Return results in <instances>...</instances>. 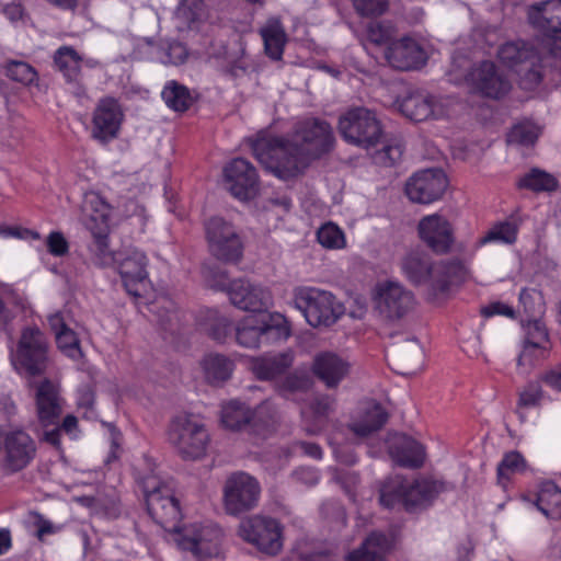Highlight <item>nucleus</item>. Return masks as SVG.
<instances>
[{"instance_id": "58836bf2", "label": "nucleus", "mask_w": 561, "mask_h": 561, "mask_svg": "<svg viewBox=\"0 0 561 561\" xmlns=\"http://www.w3.org/2000/svg\"><path fill=\"white\" fill-rule=\"evenodd\" d=\"M517 76L518 87L524 91H535L542 83L545 78V66L540 53L536 59L526 61L514 71Z\"/></svg>"}, {"instance_id": "37998d69", "label": "nucleus", "mask_w": 561, "mask_h": 561, "mask_svg": "<svg viewBox=\"0 0 561 561\" xmlns=\"http://www.w3.org/2000/svg\"><path fill=\"white\" fill-rule=\"evenodd\" d=\"M407 480L390 478L383 481L379 489V503L386 508L402 505L405 510Z\"/></svg>"}, {"instance_id": "cd10ccee", "label": "nucleus", "mask_w": 561, "mask_h": 561, "mask_svg": "<svg viewBox=\"0 0 561 561\" xmlns=\"http://www.w3.org/2000/svg\"><path fill=\"white\" fill-rule=\"evenodd\" d=\"M389 454L393 461L403 468H421L425 460L424 447L405 434H397L392 437Z\"/></svg>"}, {"instance_id": "7c9ffc66", "label": "nucleus", "mask_w": 561, "mask_h": 561, "mask_svg": "<svg viewBox=\"0 0 561 561\" xmlns=\"http://www.w3.org/2000/svg\"><path fill=\"white\" fill-rule=\"evenodd\" d=\"M260 35L264 43V51L272 60H280L287 43V34L278 18H271L260 28Z\"/></svg>"}, {"instance_id": "f704fd0d", "label": "nucleus", "mask_w": 561, "mask_h": 561, "mask_svg": "<svg viewBox=\"0 0 561 561\" xmlns=\"http://www.w3.org/2000/svg\"><path fill=\"white\" fill-rule=\"evenodd\" d=\"M205 380L211 386H220L232 376L234 363L226 355L210 353L201 362Z\"/></svg>"}, {"instance_id": "7ed1b4c3", "label": "nucleus", "mask_w": 561, "mask_h": 561, "mask_svg": "<svg viewBox=\"0 0 561 561\" xmlns=\"http://www.w3.org/2000/svg\"><path fill=\"white\" fill-rule=\"evenodd\" d=\"M400 266L412 285H427L434 295L448 291L453 283L465 282L470 272L466 260L454 257L434 261L422 249H413L405 253Z\"/></svg>"}, {"instance_id": "4c0bfd02", "label": "nucleus", "mask_w": 561, "mask_h": 561, "mask_svg": "<svg viewBox=\"0 0 561 561\" xmlns=\"http://www.w3.org/2000/svg\"><path fill=\"white\" fill-rule=\"evenodd\" d=\"M312 385L313 381L307 373L295 370L279 379L275 389L282 398L296 401V397L308 392Z\"/></svg>"}, {"instance_id": "a211bd4d", "label": "nucleus", "mask_w": 561, "mask_h": 561, "mask_svg": "<svg viewBox=\"0 0 561 561\" xmlns=\"http://www.w3.org/2000/svg\"><path fill=\"white\" fill-rule=\"evenodd\" d=\"M3 468L15 473L25 469L36 457V443L24 430L16 428L3 434Z\"/></svg>"}, {"instance_id": "864d4df0", "label": "nucleus", "mask_w": 561, "mask_h": 561, "mask_svg": "<svg viewBox=\"0 0 561 561\" xmlns=\"http://www.w3.org/2000/svg\"><path fill=\"white\" fill-rule=\"evenodd\" d=\"M55 337L58 348L66 356L73 359L82 356L80 340L73 330L68 328L65 331H59Z\"/></svg>"}, {"instance_id": "5701e85b", "label": "nucleus", "mask_w": 561, "mask_h": 561, "mask_svg": "<svg viewBox=\"0 0 561 561\" xmlns=\"http://www.w3.org/2000/svg\"><path fill=\"white\" fill-rule=\"evenodd\" d=\"M148 259L144 252L133 251L124 257L118 264L123 286L127 294L139 298L146 289L148 282L147 272Z\"/></svg>"}, {"instance_id": "39448f33", "label": "nucleus", "mask_w": 561, "mask_h": 561, "mask_svg": "<svg viewBox=\"0 0 561 561\" xmlns=\"http://www.w3.org/2000/svg\"><path fill=\"white\" fill-rule=\"evenodd\" d=\"M48 350V340L37 327L24 328L12 358L15 370L27 378L44 375L49 364Z\"/></svg>"}, {"instance_id": "2eb2a0df", "label": "nucleus", "mask_w": 561, "mask_h": 561, "mask_svg": "<svg viewBox=\"0 0 561 561\" xmlns=\"http://www.w3.org/2000/svg\"><path fill=\"white\" fill-rule=\"evenodd\" d=\"M447 186L448 180L442 169H425L408 179L404 192L413 203L431 204L442 198Z\"/></svg>"}, {"instance_id": "5fc2aeb1", "label": "nucleus", "mask_w": 561, "mask_h": 561, "mask_svg": "<svg viewBox=\"0 0 561 561\" xmlns=\"http://www.w3.org/2000/svg\"><path fill=\"white\" fill-rule=\"evenodd\" d=\"M317 239L319 243L327 249H340L345 242L342 230L332 222L325 224L319 228Z\"/></svg>"}, {"instance_id": "ea45409f", "label": "nucleus", "mask_w": 561, "mask_h": 561, "mask_svg": "<svg viewBox=\"0 0 561 561\" xmlns=\"http://www.w3.org/2000/svg\"><path fill=\"white\" fill-rule=\"evenodd\" d=\"M253 412L244 403L232 400L221 410V423L226 428L240 431L253 420Z\"/></svg>"}, {"instance_id": "4468645a", "label": "nucleus", "mask_w": 561, "mask_h": 561, "mask_svg": "<svg viewBox=\"0 0 561 561\" xmlns=\"http://www.w3.org/2000/svg\"><path fill=\"white\" fill-rule=\"evenodd\" d=\"M224 282L216 286L226 291L233 306L250 312H263L267 310L272 301L271 293L262 286L254 285L245 279L227 282V275L221 274Z\"/></svg>"}, {"instance_id": "9d476101", "label": "nucleus", "mask_w": 561, "mask_h": 561, "mask_svg": "<svg viewBox=\"0 0 561 561\" xmlns=\"http://www.w3.org/2000/svg\"><path fill=\"white\" fill-rule=\"evenodd\" d=\"M257 479L244 471L232 472L222 489L224 508L228 515L239 516L254 510L261 497Z\"/></svg>"}, {"instance_id": "1a4fd4ad", "label": "nucleus", "mask_w": 561, "mask_h": 561, "mask_svg": "<svg viewBox=\"0 0 561 561\" xmlns=\"http://www.w3.org/2000/svg\"><path fill=\"white\" fill-rule=\"evenodd\" d=\"M168 436L183 459L202 458L209 443L205 425L187 414L178 415L171 421Z\"/></svg>"}, {"instance_id": "473e14b6", "label": "nucleus", "mask_w": 561, "mask_h": 561, "mask_svg": "<svg viewBox=\"0 0 561 561\" xmlns=\"http://www.w3.org/2000/svg\"><path fill=\"white\" fill-rule=\"evenodd\" d=\"M53 62L67 83L80 81L83 58L72 46L64 45L57 48L53 55Z\"/></svg>"}, {"instance_id": "2f4dec72", "label": "nucleus", "mask_w": 561, "mask_h": 561, "mask_svg": "<svg viewBox=\"0 0 561 561\" xmlns=\"http://www.w3.org/2000/svg\"><path fill=\"white\" fill-rule=\"evenodd\" d=\"M293 356L279 353L273 356H260L251 359V370L259 380H273L291 366Z\"/></svg>"}, {"instance_id": "72a5a7b5", "label": "nucleus", "mask_w": 561, "mask_h": 561, "mask_svg": "<svg viewBox=\"0 0 561 561\" xmlns=\"http://www.w3.org/2000/svg\"><path fill=\"white\" fill-rule=\"evenodd\" d=\"M537 53L539 50L525 41H512L500 46L497 58L504 66L515 71L526 61L536 59Z\"/></svg>"}, {"instance_id": "f257e3e1", "label": "nucleus", "mask_w": 561, "mask_h": 561, "mask_svg": "<svg viewBox=\"0 0 561 561\" xmlns=\"http://www.w3.org/2000/svg\"><path fill=\"white\" fill-rule=\"evenodd\" d=\"M334 142L331 125L310 117L297 122L287 137H257L252 141L251 149L266 171L287 181L302 174L311 162L331 152Z\"/></svg>"}, {"instance_id": "c9c22d12", "label": "nucleus", "mask_w": 561, "mask_h": 561, "mask_svg": "<svg viewBox=\"0 0 561 561\" xmlns=\"http://www.w3.org/2000/svg\"><path fill=\"white\" fill-rule=\"evenodd\" d=\"M435 99L431 94L411 93L400 103V112L411 121L423 122L434 112Z\"/></svg>"}, {"instance_id": "f03ea898", "label": "nucleus", "mask_w": 561, "mask_h": 561, "mask_svg": "<svg viewBox=\"0 0 561 561\" xmlns=\"http://www.w3.org/2000/svg\"><path fill=\"white\" fill-rule=\"evenodd\" d=\"M147 512L156 524L174 534V541L198 560L217 558L220 553L222 530L216 525H190L181 527L182 512L172 490L156 474L139 479Z\"/></svg>"}, {"instance_id": "69168bd1", "label": "nucleus", "mask_w": 561, "mask_h": 561, "mask_svg": "<svg viewBox=\"0 0 561 561\" xmlns=\"http://www.w3.org/2000/svg\"><path fill=\"white\" fill-rule=\"evenodd\" d=\"M222 72L225 76L230 77L231 79H238L248 72V66L244 65L241 60H236L226 66Z\"/></svg>"}, {"instance_id": "e2e57ef3", "label": "nucleus", "mask_w": 561, "mask_h": 561, "mask_svg": "<svg viewBox=\"0 0 561 561\" xmlns=\"http://www.w3.org/2000/svg\"><path fill=\"white\" fill-rule=\"evenodd\" d=\"M541 379L547 386L561 391V364L548 370Z\"/></svg>"}, {"instance_id": "49530a36", "label": "nucleus", "mask_w": 561, "mask_h": 561, "mask_svg": "<svg viewBox=\"0 0 561 561\" xmlns=\"http://www.w3.org/2000/svg\"><path fill=\"white\" fill-rule=\"evenodd\" d=\"M208 335L218 343H225L232 336L234 325L230 319L220 314L217 310H209L207 317Z\"/></svg>"}, {"instance_id": "052dcab7", "label": "nucleus", "mask_w": 561, "mask_h": 561, "mask_svg": "<svg viewBox=\"0 0 561 561\" xmlns=\"http://www.w3.org/2000/svg\"><path fill=\"white\" fill-rule=\"evenodd\" d=\"M188 57V50L183 43L173 42L169 45L167 50V62L179 66L183 65Z\"/></svg>"}, {"instance_id": "13d9d810", "label": "nucleus", "mask_w": 561, "mask_h": 561, "mask_svg": "<svg viewBox=\"0 0 561 561\" xmlns=\"http://www.w3.org/2000/svg\"><path fill=\"white\" fill-rule=\"evenodd\" d=\"M538 139V134L534 127L528 125H516L512 128L508 140L522 146H531Z\"/></svg>"}, {"instance_id": "aec40b11", "label": "nucleus", "mask_w": 561, "mask_h": 561, "mask_svg": "<svg viewBox=\"0 0 561 561\" xmlns=\"http://www.w3.org/2000/svg\"><path fill=\"white\" fill-rule=\"evenodd\" d=\"M524 331L523 350L517 365L534 366L537 362L547 359L552 344L545 322L536 318L529 319L524 324Z\"/></svg>"}, {"instance_id": "ddd939ff", "label": "nucleus", "mask_w": 561, "mask_h": 561, "mask_svg": "<svg viewBox=\"0 0 561 561\" xmlns=\"http://www.w3.org/2000/svg\"><path fill=\"white\" fill-rule=\"evenodd\" d=\"M34 390V404L38 424L43 428L57 425L64 412L65 399L57 383L48 378L41 381H28Z\"/></svg>"}, {"instance_id": "f8f14e48", "label": "nucleus", "mask_w": 561, "mask_h": 561, "mask_svg": "<svg viewBox=\"0 0 561 561\" xmlns=\"http://www.w3.org/2000/svg\"><path fill=\"white\" fill-rule=\"evenodd\" d=\"M466 83L472 93L491 100H501L512 90L508 77L491 60L471 67Z\"/></svg>"}, {"instance_id": "393cba45", "label": "nucleus", "mask_w": 561, "mask_h": 561, "mask_svg": "<svg viewBox=\"0 0 561 561\" xmlns=\"http://www.w3.org/2000/svg\"><path fill=\"white\" fill-rule=\"evenodd\" d=\"M444 489L443 482L433 479L407 480L405 512L416 513L426 510Z\"/></svg>"}, {"instance_id": "bf43d9fd", "label": "nucleus", "mask_w": 561, "mask_h": 561, "mask_svg": "<svg viewBox=\"0 0 561 561\" xmlns=\"http://www.w3.org/2000/svg\"><path fill=\"white\" fill-rule=\"evenodd\" d=\"M46 245L54 256H64L69 251V243L60 231H51L46 239Z\"/></svg>"}, {"instance_id": "c85d7f7f", "label": "nucleus", "mask_w": 561, "mask_h": 561, "mask_svg": "<svg viewBox=\"0 0 561 561\" xmlns=\"http://www.w3.org/2000/svg\"><path fill=\"white\" fill-rule=\"evenodd\" d=\"M522 224L523 220L517 214H512L506 219L494 222L485 234L477 240L476 248L489 243L514 244L517 241Z\"/></svg>"}, {"instance_id": "09e8293b", "label": "nucleus", "mask_w": 561, "mask_h": 561, "mask_svg": "<svg viewBox=\"0 0 561 561\" xmlns=\"http://www.w3.org/2000/svg\"><path fill=\"white\" fill-rule=\"evenodd\" d=\"M526 467V460L519 451L506 453L496 468L499 483L504 484L511 474L524 472Z\"/></svg>"}, {"instance_id": "79ce46f5", "label": "nucleus", "mask_w": 561, "mask_h": 561, "mask_svg": "<svg viewBox=\"0 0 561 561\" xmlns=\"http://www.w3.org/2000/svg\"><path fill=\"white\" fill-rule=\"evenodd\" d=\"M175 16L184 27L198 28L206 18V4L203 0H181L176 7Z\"/></svg>"}, {"instance_id": "4be33fe9", "label": "nucleus", "mask_w": 561, "mask_h": 561, "mask_svg": "<svg viewBox=\"0 0 561 561\" xmlns=\"http://www.w3.org/2000/svg\"><path fill=\"white\" fill-rule=\"evenodd\" d=\"M385 58L392 68L407 71L425 65L427 55L415 39L404 36L391 42L385 49Z\"/></svg>"}, {"instance_id": "de8ad7c7", "label": "nucleus", "mask_w": 561, "mask_h": 561, "mask_svg": "<svg viewBox=\"0 0 561 561\" xmlns=\"http://www.w3.org/2000/svg\"><path fill=\"white\" fill-rule=\"evenodd\" d=\"M335 400L328 394H319L310 403V410L314 417V425L308 428V433L314 434L322 430L328 416L334 411Z\"/></svg>"}, {"instance_id": "774afa93", "label": "nucleus", "mask_w": 561, "mask_h": 561, "mask_svg": "<svg viewBox=\"0 0 561 561\" xmlns=\"http://www.w3.org/2000/svg\"><path fill=\"white\" fill-rule=\"evenodd\" d=\"M301 561H335L334 556L329 550L304 553L300 556Z\"/></svg>"}, {"instance_id": "b1692460", "label": "nucleus", "mask_w": 561, "mask_h": 561, "mask_svg": "<svg viewBox=\"0 0 561 561\" xmlns=\"http://www.w3.org/2000/svg\"><path fill=\"white\" fill-rule=\"evenodd\" d=\"M233 331L236 342L240 346L255 348L259 347L261 343H267L278 339L284 328L278 324H271L266 321L259 322L257 320L247 318L236 325Z\"/></svg>"}, {"instance_id": "4d7b16f0", "label": "nucleus", "mask_w": 561, "mask_h": 561, "mask_svg": "<svg viewBox=\"0 0 561 561\" xmlns=\"http://www.w3.org/2000/svg\"><path fill=\"white\" fill-rule=\"evenodd\" d=\"M388 7V0H354L355 10L363 16L381 15Z\"/></svg>"}, {"instance_id": "a19ab883", "label": "nucleus", "mask_w": 561, "mask_h": 561, "mask_svg": "<svg viewBox=\"0 0 561 561\" xmlns=\"http://www.w3.org/2000/svg\"><path fill=\"white\" fill-rule=\"evenodd\" d=\"M161 96L169 108L180 113L186 112L193 104L190 89L175 80L165 83Z\"/></svg>"}, {"instance_id": "c03bdc74", "label": "nucleus", "mask_w": 561, "mask_h": 561, "mask_svg": "<svg viewBox=\"0 0 561 561\" xmlns=\"http://www.w3.org/2000/svg\"><path fill=\"white\" fill-rule=\"evenodd\" d=\"M387 541L383 534L371 533L359 548L347 554L346 561H385L383 556L376 548H382Z\"/></svg>"}, {"instance_id": "f3484780", "label": "nucleus", "mask_w": 561, "mask_h": 561, "mask_svg": "<svg viewBox=\"0 0 561 561\" xmlns=\"http://www.w3.org/2000/svg\"><path fill=\"white\" fill-rule=\"evenodd\" d=\"M225 182L232 196L240 201H251L260 193V179L253 164L234 158L224 168Z\"/></svg>"}, {"instance_id": "6e6552de", "label": "nucleus", "mask_w": 561, "mask_h": 561, "mask_svg": "<svg viewBox=\"0 0 561 561\" xmlns=\"http://www.w3.org/2000/svg\"><path fill=\"white\" fill-rule=\"evenodd\" d=\"M208 251L216 260L237 264L243 256V241L234 225L222 217L214 216L204 222Z\"/></svg>"}, {"instance_id": "338daca9", "label": "nucleus", "mask_w": 561, "mask_h": 561, "mask_svg": "<svg viewBox=\"0 0 561 561\" xmlns=\"http://www.w3.org/2000/svg\"><path fill=\"white\" fill-rule=\"evenodd\" d=\"M51 430H46L43 434L42 440L54 446L55 448H60L61 442H60V435L61 431L57 425H51Z\"/></svg>"}, {"instance_id": "bb28decb", "label": "nucleus", "mask_w": 561, "mask_h": 561, "mask_svg": "<svg viewBox=\"0 0 561 561\" xmlns=\"http://www.w3.org/2000/svg\"><path fill=\"white\" fill-rule=\"evenodd\" d=\"M350 365L339 355L323 352L314 356L311 370L328 388H335L348 374Z\"/></svg>"}, {"instance_id": "6ab92c4d", "label": "nucleus", "mask_w": 561, "mask_h": 561, "mask_svg": "<svg viewBox=\"0 0 561 561\" xmlns=\"http://www.w3.org/2000/svg\"><path fill=\"white\" fill-rule=\"evenodd\" d=\"M375 310L383 321L404 317L413 307L414 296L398 283L388 282L380 286L375 296Z\"/></svg>"}, {"instance_id": "423d86ee", "label": "nucleus", "mask_w": 561, "mask_h": 561, "mask_svg": "<svg viewBox=\"0 0 561 561\" xmlns=\"http://www.w3.org/2000/svg\"><path fill=\"white\" fill-rule=\"evenodd\" d=\"M295 306L313 327H330L344 313V307L325 290L314 287H298L294 290Z\"/></svg>"}, {"instance_id": "8fccbe9b", "label": "nucleus", "mask_w": 561, "mask_h": 561, "mask_svg": "<svg viewBox=\"0 0 561 561\" xmlns=\"http://www.w3.org/2000/svg\"><path fill=\"white\" fill-rule=\"evenodd\" d=\"M4 68V75L12 81L24 85L32 84L37 80L38 73L30 64L21 60H8Z\"/></svg>"}, {"instance_id": "c756f323", "label": "nucleus", "mask_w": 561, "mask_h": 561, "mask_svg": "<svg viewBox=\"0 0 561 561\" xmlns=\"http://www.w3.org/2000/svg\"><path fill=\"white\" fill-rule=\"evenodd\" d=\"M389 417L385 408L376 401H371L364 409L360 417L352 422L348 427L357 436L367 437L380 431Z\"/></svg>"}, {"instance_id": "603ef678", "label": "nucleus", "mask_w": 561, "mask_h": 561, "mask_svg": "<svg viewBox=\"0 0 561 561\" xmlns=\"http://www.w3.org/2000/svg\"><path fill=\"white\" fill-rule=\"evenodd\" d=\"M404 146L399 139L388 140L374 156V162L381 167H393L402 158Z\"/></svg>"}, {"instance_id": "0e129e2a", "label": "nucleus", "mask_w": 561, "mask_h": 561, "mask_svg": "<svg viewBox=\"0 0 561 561\" xmlns=\"http://www.w3.org/2000/svg\"><path fill=\"white\" fill-rule=\"evenodd\" d=\"M0 413L8 422H10L16 415L18 407L11 397H0Z\"/></svg>"}, {"instance_id": "412c9836", "label": "nucleus", "mask_w": 561, "mask_h": 561, "mask_svg": "<svg viewBox=\"0 0 561 561\" xmlns=\"http://www.w3.org/2000/svg\"><path fill=\"white\" fill-rule=\"evenodd\" d=\"M123 111L114 98L101 99L92 118V136L101 142H107L117 137L123 122Z\"/></svg>"}, {"instance_id": "0eeeda50", "label": "nucleus", "mask_w": 561, "mask_h": 561, "mask_svg": "<svg viewBox=\"0 0 561 561\" xmlns=\"http://www.w3.org/2000/svg\"><path fill=\"white\" fill-rule=\"evenodd\" d=\"M83 209L87 213L85 227L93 239L91 250L99 257L100 264L114 262V253L110 249V215L111 205L96 192L85 194Z\"/></svg>"}, {"instance_id": "dca6fc26", "label": "nucleus", "mask_w": 561, "mask_h": 561, "mask_svg": "<svg viewBox=\"0 0 561 561\" xmlns=\"http://www.w3.org/2000/svg\"><path fill=\"white\" fill-rule=\"evenodd\" d=\"M420 240L436 255L449 254L455 244V230L449 220L438 214L423 217L417 225Z\"/></svg>"}, {"instance_id": "a18cd8bd", "label": "nucleus", "mask_w": 561, "mask_h": 561, "mask_svg": "<svg viewBox=\"0 0 561 561\" xmlns=\"http://www.w3.org/2000/svg\"><path fill=\"white\" fill-rule=\"evenodd\" d=\"M519 188H526L533 192H553L558 188V180L550 173L534 168L517 183Z\"/></svg>"}, {"instance_id": "e433bc0d", "label": "nucleus", "mask_w": 561, "mask_h": 561, "mask_svg": "<svg viewBox=\"0 0 561 561\" xmlns=\"http://www.w3.org/2000/svg\"><path fill=\"white\" fill-rule=\"evenodd\" d=\"M535 504L546 517L561 520V490L554 482L541 484Z\"/></svg>"}, {"instance_id": "a878e982", "label": "nucleus", "mask_w": 561, "mask_h": 561, "mask_svg": "<svg viewBox=\"0 0 561 561\" xmlns=\"http://www.w3.org/2000/svg\"><path fill=\"white\" fill-rule=\"evenodd\" d=\"M528 21L547 36L561 34V0H546L530 5Z\"/></svg>"}, {"instance_id": "6e6d98bb", "label": "nucleus", "mask_w": 561, "mask_h": 561, "mask_svg": "<svg viewBox=\"0 0 561 561\" xmlns=\"http://www.w3.org/2000/svg\"><path fill=\"white\" fill-rule=\"evenodd\" d=\"M542 399V388L538 382H529L519 392L518 408H535L540 404Z\"/></svg>"}, {"instance_id": "3c124183", "label": "nucleus", "mask_w": 561, "mask_h": 561, "mask_svg": "<svg viewBox=\"0 0 561 561\" xmlns=\"http://www.w3.org/2000/svg\"><path fill=\"white\" fill-rule=\"evenodd\" d=\"M396 28L389 22L371 21L367 25V38L377 46L385 45L386 48L396 42Z\"/></svg>"}, {"instance_id": "680f3d73", "label": "nucleus", "mask_w": 561, "mask_h": 561, "mask_svg": "<svg viewBox=\"0 0 561 561\" xmlns=\"http://www.w3.org/2000/svg\"><path fill=\"white\" fill-rule=\"evenodd\" d=\"M481 314L484 318H490L496 314L505 316L508 318H515V311L514 309L501 301L491 302L488 306H484L481 308Z\"/></svg>"}, {"instance_id": "9b49d317", "label": "nucleus", "mask_w": 561, "mask_h": 561, "mask_svg": "<svg viewBox=\"0 0 561 561\" xmlns=\"http://www.w3.org/2000/svg\"><path fill=\"white\" fill-rule=\"evenodd\" d=\"M239 536L266 556H277L283 549V526L268 516L253 515L243 519Z\"/></svg>"}, {"instance_id": "20e7f679", "label": "nucleus", "mask_w": 561, "mask_h": 561, "mask_svg": "<svg viewBox=\"0 0 561 561\" xmlns=\"http://www.w3.org/2000/svg\"><path fill=\"white\" fill-rule=\"evenodd\" d=\"M337 128L347 144L366 150L376 147L383 136L376 112L363 106L352 107L341 115Z\"/></svg>"}]
</instances>
